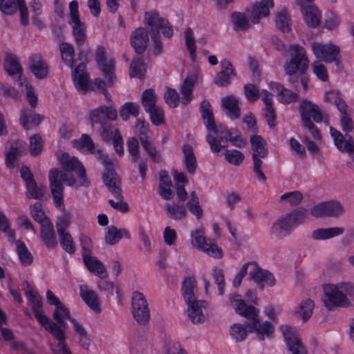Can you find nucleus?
I'll return each instance as SVG.
<instances>
[{
	"label": "nucleus",
	"mask_w": 354,
	"mask_h": 354,
	"mask_svg": "<svg viewBox=\"0 0 354 354\" xmlns=\"http://www.w3.org/2000/svg\"><path fill=\"white\" fill-rule=\"evenodd\" d=\"M239 295H231L230 300L235 312L248 319L245 325L235 324L230 328V336L236 342L243 341L248 332L256 333L258 339L263 341L265 337H271L274 332V326L269 322H260L259 310L254 306H248L245 301L240 299Z\"/></svg>",
	"instance_id": "1"
},
{
	"label": "nucleus",
	"mask_w": 354,
	"mask_h": 354,
	"mask_svg": "<svg viewBox=\"0 0 354 354\" xmlns=\"http://www.w3.org/2000/svg\"><path fill=\"white\" fill-rule=\"evenodd\" d=\"M325 306L331 309L334 306L348 307L351 306L348 297L354 295V286L350 282L326 284L323 286Z\"/></svg>",
	"instance_id": "2"
},
{
	"label": "nucleus",
	"mask_w": 354,
	"mask_h": 354,
	"mask_svg": "<svg viewBox=\"0 0 354 354\" xmlns=\"http://www.w3.org/2000/svg\"><path fill=\"white\" fill-rule=\"evenodd\" d=\"M308 212L306 209L300 208L280 216L272 225V234L280 239L287 236L294 227L304 221Z\"/></svg>",
	"instance_id": "3"
},
{
	"label": "nucleus",
	"mask_w": 354,
	"mask_h": 354,
	"mask_svg": "<svg viewBox=\"0 0 354 354\" xmlns=\"http://www.w3.org/2000/svg\"><path fill=\"white\" fill-rule=\"evenodd\" d=\"M200 109L206 128L208 131H213L218 137L216 138L211 134H208L207 136V142L209 145L210 149L214 153H218L222 148L227 147L229 140L226 137H218L209 102L207 100H203L201 103Z\"/></svg>",
	"instance_id": "4"
},
{
	"label": "nucleus",
	"mask_w": 354,
	"mask_h": 354,
	"mask_svg": "<svg viewBox=\"0 0 354 354\" xmlns=\"http://www.w3.org/2000/svg\"><path fill=\"white\" fill-rule=\"evenodd\" d=\"M102 179L109 191L118 199V201L109 199L108 202L110 205L121 212H128L129 205L123 201L121 183L118 175L113 170L106 169L102 175Z\"/></svg>",
	"instance_id": "5"
},
{
	"label": "nucleus",
	"mask_w": 354,
	"mask_h": 354,
	"mask_svg": "<svg viewBox=\"0 0 354 354\" xmlns=\"http://www.w3.org/2000/svg\"><path fill=\"white\" fill-rule=\"evenodd\" d=\"M250 141L251 144L253 171L259 180L266 181L267 178L261 170V166L263 164L262 159L266 158L268 156L267 142L259 135L252 136Z\"/></svg>",
	"instance_id": "6"
},
{
	"label": "nucleus",
	"mask_w": 354,
	"mask_h": 354,
	"mask_svg": "<svg viewBox=\"0 0 354 354\" xmlns=\"http://www.w3.org/2000/svg\"><path fill=\"white\" fill-rule=\"evenodd\" d=\"M290 59L284 65L286 75H292L299 72L302 75L306 73L309 67V60L306 50L299 44H292L290 46Z\"/></svg>",
	"instance_id": "7"
},
{
	"label": "nucleus",
	"mask_w": 354,
	"mask_h": 354,
	"mask_svg": "<svg viewBox=\"0 0 354 354\" xmlns=\"http://www.w3.org/2000/svg\"><path fill=\"white\" fill-rule=\"evenodd\" d=\"M310 48L314 55L320 61L326 63L335 62L337 65L339 64L338 56L340 52L339 46L332 43L323 44L313 41L310 44Z\"/></svg>",
	"instance_id": "8"
},
{
	"label": "nucleus",
	"mask_w": 354,
	"mask_h": 354,
	"mask_svg": "<svg viewBox=\"0 0 354 354\" xmlns=\"http://www.w3.org/2000/svg\"><path fill=\"white\" fill-rule=\"evenodd\" d=\"M132 314L136 321L142 325L146 324L150 318V310L144 295L135 291L131 297Z\"/></svg>",
	"instance_id": "9"
},
{
	"label": "nucleus",
	"mask_w": 354,
	"mask_h": 354,
	"mask_svg": "<svg viewBox=\"0 0 354 354\" xmlns=\"http://www.w3.org/2000/svg\"><path fill=\"white\" fill-rule=\"evenodd\" d=\"M95 60L109 86H111L116 80L115 62L112 59L107 58L106 51L104 46H97L95 52Z\"/></svg>",
	"instance_id": "10"
},
{
	"label": "nucleus",
	"mask_w": 354,
	"mask_h": 354,
	"mask_svg": "<svg viewBox=\"0 0 354 354\" xmlns=\"http://www.w3.org/2000/svg\"><path fill=\"white\" fill-rule=\"evenodd\" d=\"M117 118L118 111L111 105L100 106L91 111L89 114V118L93 130L110 123V121L115 120Z\"/></svg>",
	"instance_id": "11"
},
{
	"label": "nucleus",
	"mask_w": 354,
	"mask_h": 354,
	"mask_svg": "<svg viewBox=\"0 0 354 354\" xmlns=\"http://www.w3.org/2000/svg\"><path fill=\"white\" fill-rule=\"evenodd\" d=\"M191 236V243L194 248L215 258L221 259L223 257V252L221 248L216 244L207 241L203 230H194L192 232Z\"/></svg>",
	"instance_id": "12"
},
{
	"label": "nucleus",
	"mask_w": 354,
	"mask_h": 354,
	"mask_svg": "<svg viewBox=\"0 0 354 354\" xmlns=\"http://www.w3.org/2000/svg\"><path fill=\"white\" fill-rule=\"evenodd\" d=\"M344 211L342 205L337 201H328L314 205L310 209L312 216L320 217H338Z\"/></svg>",
	"instance_id": "13"
},
{
	"label": "nucleus",
	"mask_w": 354,
	"mask_h": 354,
	"mask_svg": "<svg viewBox=\"0 0 354 354\" xmlns=\"http://www.w3.org/2000/svg\"><path fill=\"white\" fill-rule=\"evenodd\" d=\"M250 267L249 271L250 280L254 281L260 289H264V283L269 286H274L275 278L274 275L267 270L262 269L255 261L248 262Z\"/></svg>",
	"instance_id": "14"
},
{
	"label": "nucleus",
	"mask_w": 354,
	"mask_h": 354,
	"mask_svg": "<svg viewBox=\"0 0 354 354\" xmlns=\"http://www.w3.org/2000/svg\"><path fill=\"white\" fill-rule=\"evenodd\" d=\"M144 21L145 24L151 28V31L156 30V35L158 36V29L162 30V33L168 38L173 35V29L167 19L160 17L156 12H145Z\"/></svg>",
	"instance_id": "15"
},
{
	"label": "nucleus",
	"mask_w": 354,
	"mask_h": 354,
	"mask_svg": "<svg viewBox=\"0 0 354 354\" xmlns=\"http://www.w3.org/2000/svg\"><path fill=\"white\" fill-rule=\"evenodd\" d=\"M28 67L37 79L44 80L48 75L49 66L39 53H33L30 55Z\"/></svg>",
	"instance_id": "16"
},
{
	"label": "nucleus",
	"mask_w": 354,
	"mask_h": 354,
	"mask_svg": "<svg viewBox=\"0 0 354 354\" xmlns=\"http://www.w3.org/2000/svg\"><path fill=\"white\" fill-rule=\"evenodd\" d=\"M148 43L149 35L145 28L139 27L132 32L130 44L137 55H142L146 50Z\"/></svg>",
	"instance_id": "17"
},
{
	"label": "nucleus",
	"mask_w": 354,
	"mask_h": 354,
	"mask_svg": "<svg viewBox=\"0 0 354 354\" xmlns=\"http://www.w3.org/2000/svg\"><path fill=\"white\" fill-rule=\"evenodd\" d=\"M221 70L214 80V82L218 86H225L230 83L232 77L236 76L235 70L232 63L227 59L221 62Z\"/></svg>",
	"instance_id": "18"
},
{
	"label": "nucleus",
	"mask_w": 354,
	"mask_h": 354,
	"mask_svg": "<svg viewBox=\"0 0 354 354\" xmlns=\"http://www.w3.org/2000/svg\"><path fill=\"white\" fill-rule=\"evenodd\" d=\"M49 186L55 207L61 212H65L64 204V185L54 178V176H48Z\"/></svg>",
	"instance_id": "19"
},
{
	"label": "nucleus",
	"mask_w": 354,
	"mask_h": 354,
	"mask_svg": "<svg viewBox=\"0 0 354 354\" xmlns=\"http://www.w3.org/2000/svg\"><path fill=\"white\" fill-rule=\"evenodd\" d=\"M73 82L77 88L84 93L87 91L88 77L86 71V64L81 62L72 72Z\"/></svg>",
	"instance_id": "20"
},
{
	"label": "nucleus",
	"mask_w": 354,
	"mask_h": 354,
	"mask_svg": "<svg viewBox=\"0 0 354 354\" xmlns=\"http://www.w3.org/2000/svg\"><path fill=\"white\" fill-rule=\"evenodd\" d=\"M330 134L333 139L335 147L342 152L351 149L354 140L351 136L346 133L343 135L339 131L333 127H330Z\"/></svg>",
	"instance_id": "21"
},
{
	"label": "nucleus",
	"mask_w": 354,
	"mask_h": 354,
	"mask_svg": "<svg viewBox=\"0 0 354 354\" xmlns=\"http://www.w3.org/2000/svg\"><path fill=\"white\" fill-rule=\"evenodd\" d=\"M263 2H257L254 3L252 12L251 21L254 24H258L262 17H266L270 14V8L274 6L273 0H262Z\"/></svg>",
	"instance_id": "22"
},
{
	"label": "nucleus",
	"mask_w": 354,
	"mask_h": 354,
	"mask_svg": "<svg viewBox=\"0 0 354 354\" xmlns=\"http://www.w3.org/2000/svg\"><path fill=\"white\" fill-rule=\"evenodd\" d=\"M57 156L62 169L66 171L77 172L81 167H84L76 157L71 156L66 152L58 151Z\"/></svg>",
	"instance_id": "23"
},
{
	"label": "nucleus",
	"mask_w": 354,
	"mask_h": 354,
	"mask_svg": "<svg viewBox=\"0 0 354 354\" xmlns=\"http://www.w3.org/2000/svg\"><path fill=\"white\" fill-rule=\"evenodd\" d=\"M3 68L10 76L17 81L20 80L23 69L15 55L9 53L6 55Z\"/></svg>",
	"instance_id": "24"
},
{
	"label": "nucleus",
	"mask_w": 354,
	"mask_h": 354,
	"mask_svg": "<svg viewBox=\"0 0 354 354\" xmlns=\"http://www.w3.org/2000/svg\"><path fill=\"white\" fill-rule=\"evenodd\" d=\"M80 295L85 304L89 306L93 311L99 313L100 311L99 298L97 294L92 290H89L87 285H80Z\"/></svg>",
	"instance_id": "25"
},
{
	"label": "nucleus",
	"mask_w": 354,
	"mask_h": 354,
	"mask_svg": "<svg viewBox=\"0 0 354 354\" xmlns=\"http://www.w3.org/2000/svg\"><path fill=\"white\" fill-rule=\"evenodd\" d=\"M40 234L45 245L54 248L57 245V236L54 230V226L50 221H46L41 226Z\"/></svg>",
	"instance_id": "26"
},
{
	"label": "nucleus",
	"mask_w": 354,
	"mask_h": 354,
	"mask_svg": "<svg viewBox=\"0 0 354 354\" xmlns=\"http://www.w3.org/2000/svg\"><path fill=\"white\" fill-rule=\"evenodd\" d=\"M197 289V283L194 277H186L182 283V295L187 306L197 301L195 292Z\"/></svg>",
	"instance_id": "27"
},
{
	"label": "nucleus",
	"mask_w": 354,
	"mask_h": 354,
	"mask_svg": "<svg viewBox=\"0 0 354 354\" xmlns=\"http://www.w3.org/2000/svg\"><path fill=\"white\" fill-rule=\"evenodd\" d=\"M83 260L87 269L102 279L106 278L107 272L103 263L95 256L83 255Z\"/></svg>",
	"instance_id": "28"
},
{
	"label": "nucleus",
	"mask_w": 354,
	"mask_h": 354,
	"mask_svg": "<svg viewBox=\"0 0 354 354\" xmlns=\"http://www.w3.org/2000/svg\"><path fill=\"white\" fill-rule=\"evenodd\" d=\"M239 102V100L234 95H229L221 100V104L225 111L226 115L232 120L241 117V109Z\"/></svg>",
	"instance_id": "29"
},
{
	"label": "nucleus",
	"mask_w": 354,
	"mask_h": 354,
	"mask_svg": "<svg viewBox=\"0 0 354 354\" xmlns=\"http://www.w3.org/2000/svg\"><path fill=\"white\" fill-rule=\"evenodd\" d=\"M301 10L304 16V20L309 27L316 28L319 25L321 13L316 6L301 5Z\"/></svg>",
	"instance_id": "30"
},
{
	"label": "nucleus",
	"mask_w": 354,
	"mask_h": 354,
	"mask_svg": "<svg viewBox=\"0 0 354 354\" xmlns=\"http://www.w3.org/2000/svg\"><path fill=\"white\" fill-rule=\"evenodd\" d=\"M165 207L168 216L174 221L182 220L187 214L185 206L178 202L173 203H166Z\"/></svg>",
	"instance_id": "31"
},
{
	"label": "nucleus",
	"mask_w": 354,
	"mask_h": 354,
	"mask_svg": "<svg viewBox=\"0 0 354 354\" xmlns=\"http://www.w3.org/2000/svg\"><path fill=\"white\" fill-rule=\"evenodd\" d=\"M261 93L263 95L262 100L265 104V109L266 110V117L267 118L268 124L270 128H273L275 126L274 120L276 118V113L272 106V95L267 90H263Z\"/></svg>",
	"instance_id": "32"
},
{
	"label": "nucleus",
	"mask_w": 354,
	"mask_h": 354,
	"mask_svg": "<svg viewBox=\"0 0 354 354\" xmlns=\"http://www.w3.org/2000/svg\"><path fill=\"white\" fill-rule=\"evenodd\" d=\"M344 232V227L319 228L313 232L312 238L315 240L328 239L341 235Z\"/></svg>",
	"instance_id": "33"
},
{
	"label": "nucleus",
	"mask_w": 354,
	"mask_h": 354,
	"mask_svg": "<svg viewBox=\"0 0 354 354\" xmlns=\"http://www.w3.org/2000/svg\"><path fill=\"white\" fill-rule=\"evenodd\" d=\"M94 130L99 133L102 140L106 143H111L118 135H120L118 128L111 122Z\"/></svg>",
	"instance_id": "34"
},
{
	"label": "nucleus",
	"mask_w": 354,
	"mask_h": 354,
	"mask_svg": "<svg viewBox=\"0 0 354 354\" xmlns=\"http://www.w3.org/2000/svg\"><path fill=\"white\" fill-rule=\"evenodd\" d=\"M315 308L314 301L310 299H303L296 308L295 313L304 322L307 321L312 315Z\"/></svg>",
	"instance_id": "35"
},
{
	"label": "nucleus",
	"mask_w": 354,
	"mask_h": 354,
	"mask_svg": "<svg viewBox=\"0 0 354 354\" xmlns=\"http://www.w3.org/2000/svg\"><path fill=\"white\" fill-rule=\"evenodd\" d=\"M138 55L135 56L129 66V75L131 77L143 79L147 68L142 58Z\"/></svg>",
	"instance_id": "36"
},
{
	"label": "nucleus",
	"mask_w": 354,
	"mask_h": 354,
	"mask_svg": "<svg viewBox=\"0 0 354 354\" xmlns=\"http://www.w3.org/2000/svg\"><path fill=\"white\" fill-rule=\"evenodd\" d=\"M274 24L276 28L283 32H289L291 30L290 16L286 10L276 13Z\"/></svg>",
	"instance_id": "37"
},
{
	"label": "nucleus",
	"mask_w": 354,
	"mask_h": 354,
	"mask_svg": "<svg viewBox=\"0 0 354 354\" xmlns=\"http://www.w3.org/2000/svg\"><path fill=\"white\" fill-rule=\"evenodd\" d=\"M157 96L153 88L145 90L141 96V104L146 112H149L152 109L155 108L157 102Z\"/></svg>",
	"instance_id": "38"
},
{
	"label": "nucleus",
	"mask_w": 354,
	"mask_h": 354,
	"mask_svg": "<svg viewBox=\"0 0 354 354\" xmlns=\"http://www.w3.org/2000/svg\"><path fill=\"white\" fill-rule=\"evenodd\" d=\"M183 151L185 157V164L187 171L193 174L195 173L197 162L194 153L193 148L189 145H185L183 147Z\"/></svg>",
	"instance_id": "39"
},
{
	"label": "nucleus",
	"mask_w": 354,
	"mask_h": 354,
	"mask_svg": "<svg viewBox=\"0 0 354 354\" xmlns=\"http://www.w3.org/2000/svg\"><path fill=\"white\" fill-rule=\"evenodd\" d=\"M53 316L57 323L61 326H63L64 328H68L67 323L64 321V319H68L69 321L70 319H73V317L70 316L69 310L62 303H60L56 306Z\"/></svg>",
	"instance_id": "40"
},
{
	"label": "nucleus",
	"mask_w": 354,
	"mask_h": 354,
	"mask_svg": "<svg viewBox=\"0 0 354 354\" xmlns=\"http://www.w3.org/2000/svg\"><path fill=\"white\" fill-rule=\"evenodd\" d=\"M43 119L44 116L42 115L35 114L30 115L26 110H22L20 113L19 122L25 129L28 130L30 129V123L34 126H37Z\"/></svg>",
	"instance_id": "41"
},
{
	"label": "nucleus",
	"mask_w": 354,
	"mask_h": 354,
	"mask_svg": "<svg viewBox=\"0 0 354 354\" xmlns=\"http://www.w3.org/2000/svg\"><path fill=\"white\" fill-rule=\"evenodd\" d=\"M187 306L188 316L193 324H201L205 320V315L198 306V302L194 301Z\"/></svg>",
	"instance_id": "42"
},
{
	"label": "nucleus",
	"mask_w": 354,
	"mask_h": 354,
	"mask_svg": "<svg viewBox=\"0 0 354 354\" xmlns=\"http://www.w3.org/2000/svg\"><path fill=\"white\" fill-rule=\"evenodd\" d=\"M140 113V106L138 104L127 102L124 103L120 109V116L124 121H127L131 115L133 117H137Z\"/></svg>",
	"instance_id": "43"
},
{
	"label": "nucleus",
	"mask_w": 354,
	"mask_h": 354,
	"mask_svg": "<svg viewBox=\"0 0 354 354\" xmlns=\"http://www.w3.org/2000/svg\"><path fill=\"white\" fill-rule=\"evenodd\" d=\"M62 58L65 64L70 68H73L74 64L75 50L72 44L63 42L59 46Z\"/></svg>",
	"instance_id": "44"
},
{
	"label": "nucleus",
	"mask_w": 354,
	"mask_h": 354,
	"mask_svg": "<svg viewBox=\"0 0 354 354\" xmlns=\"http://www.w3.org/2000/svg\"><path fill=\"white\" fill-rule=\"evenodd\" d=\"M142 147L147 153L149 158L155 162H160L162 160V157L160 152L157 150L153 144V138L145 140L140 142Z\"/></svg>",
	"instance_id": "45"
},
{
	"label": "nucleus",
	"mask_w": 354,
	"mask_h": 354,
	"mask_svg": "<svg viewBox=\"0 0 354 354\" xmlns=\"http://www.w3.org/2000/svg\"><path fill=\"white\" fill-rule=\"evenodd\" d=\"M136 129L138 133L140 142L149 139L153 137V133L149 129V124L141 118L136 120Z\"/></svg>",
	"instance_id": "46"
},
{
	"label": "nucleus",
	"mask_w": 354,
	"mask_h": 354,
	"mask_svg": "<svg viewBox=\"0 0 354 354\" xmlns=\"http://www.w3.org/2000/svg\"><path fill=\"white\" fill-rule=\"evenodd\" d=\"M44 327L58 342L66 341V337L64 333L66 328L59 325L57 322H54L50 320L49 323L46 324Z\"/></svg>",
	"instance_id": "47"
},
{
	"label": "nucleus",
	"mask_w": 354,
	"mask_h": 354,
	"mask_svg": "<svg viewBox=\"0 0 354 354\" xmlns=\"http://www.w3.org/2000/svg\"><path fill=\"white\" fill-rule=\"evenodd\" d=\"M57 234L63 250L71 254H74L75 246L71 234L67 231L57 232Z\"/></svg>",
	"instance_id": "48"
},
{
	"label": "nucleus",
	"mask_w": 354,
	"mask_h": 354,
	"mask_svg": "<svg viewBox=\"0 0 354 354\" xmlns=\"http://www.w3.org/2000/svg\"><path fill=\"white\" fill-rule=\"evenodd\" d=\"M194 85V81L187 77L180 87V93L182 94V103L187 104L189 103L193 97L192 91Z\"/></svg>",
	"instance_id": "49"
},
{
	"label": "nucleus",
	"mask_w": 354,
	"mask_h": 354,
	"mask_svg": "<svg viewBox=\"0 0 354 354\" xmlns=\"http://www.w3.org/2000/svg\"><path fill=\"white\" fill-rule=\"evenodd\" d=\"M26 186V196L28 198L40 199L44 196L46 191V187L43 185L37 186L35 180L29 182Z\"/></svg>",
	"instance_id": "50"
},
{
	"label": "nucleus",
	"mask_w": 354,
	"mask_h": 354,
	"mask_svg": "<svg viewBox=\"0 0 354 354\" xmlns=\"http://www.w3.org/2000/svg\"><path fill=\"white\" fill-rule=\"evenodd\" d=\"M317 105L315 104L310 101L303 100L299 105V112L302 123L311 120L310 116L315 109H317Z\"/></svg>",
	"instance_id": "51"
},
{
	"label": "nucleus",
	"mask_w": 354,
	"mask_h": 354,
	"mask_svg": "<svg viewBox=\"0 0 354 354\" xmlns=\"http://www.w3.org/2000/svg\"><path fill=\"white\" fill-rule=\"evenodd\" d=\"M16 243L17 247V252L21 263L24 266L30 265L32 262V256L24 243L21 241H17Z\"/></svg>",
	"instance_id": "52"
},
{
	"label": "nucleus",
	"mask_w": 354,
	"mask_h": 354,
	"mask_svg": "<svg viewBox=\"0 0 354 354\" xmlns=\"http://www.w3.org/2000/svg\"><path fill=\"white\" fill-rule=\"evenodd\" d=\"M288 75L289 76L288 82L296 91H298L299 82L301 84L304 90H307L309 80L306 75V73L301 75L299 74V72H296L295 73Z\"/></svg>",
	"instance_id": "53"
},
{
	"label": "nucleus",
	"mask_w": 354,
	"mask_h": 354,
	"mask_svg": "<svg viewBox=\"0 0 354 354\" xmlns=\"http://www.w3.org/2000/svg\"><path fill=\"white\" fill-rule=\"evenodd\" d=\"M48 176L50 177L54 176V178H56V180H58L62 183L64 182L66 183L68 186H73L76 183L73 176L66 174L57 168L50 169Z\"/></svg>",
	"instance_id": "54"
},
{
	"label": "nucleus",
	"mask_w": 354,
	"mask_h": 354,
	"mask_svg": "<svg viewBox=\"0 0 354 354\" xmlns=\"http://www.w3.org/2000/svg\"><path fill=\"white\" fill-rule=\"evenodd\" d=\"M69 23L72 25L73 34L75 41L77 46H80L84 43L86 37L84 24L80 20L78 22L69 21Z\"/></svg>",
	"instance_id": "55"
},
{
	"label": "nucleus",
	"mask_w": 354,
	"mask_h": 354,
	"mask_svg": "<svg viewBox=\"0 0 354 354\" xmlns=\"http://www.w3.org/2000/svg\"><path fill=\"white\" fill-rule=\"evenodd\" d=\"M73 142L77 145V147L81 148L83 151L91 153H95V144L91 136L88 134H82L80 140H75Z\"/></svg>",
	"instance_id": "56"
},
{
	"label": "nucleus",
	"mask_w": 354,
	"mask_h": 354,
	"mask_svg": "<svg viewBox=\"0 0 354 354\" xmlns=\"http://www.w3.org/2000/svg\"><path fill=\"white\" fill-rule=\"evenodd\" d=\"M233 23L236 30L245 31L250 28L248 18L241 12L232 14Z\"/></svg>",
	"instance_id": "57"
},
{
	"label": "nucleus",
	"mask_w": 354,
	"mask_h": 354,
	"mask_svg": "<svg viewBox=\"0 0 354 354\" xmlns=\"http://www.w3.org/2000/svg\"><path fill=\"white\" fill-rule=\"evenodd\" d=\"M224 155L225 160L234 166L240 165L245 158L243 153L236 149L226 150Z\"/></svg>",
	"instance_id": "58"
},
{
	"label": "nucleus",
	"mask_w": 354,
	"mask_h": 354,
	"mask_svg": "<svg viewBox=\"0 0 354 354\" xmlns=\"http://www.w3.org/2000/svg\"><path fill=\"white\" fill-rule=\"evenodd\" d=\"M127 150L131 156L133 162H137L140 159V149L138 139L136 137H131L127 141Z\"/></svg>",
	"instance_id": "59"
},
{
	"label": "nucleus",
	"mask_w": 354,
	"mask_h": 354,
	"mask_svg": "<svg viewBox=\"0 0 354 354\" xmlns=\"http://www.w3.org/2000/svg\"><path fill=\"white\" fill-rule=\"evenodd\" d=\"M31 215L35 221L43 225L46 221H50L45 214L44 212L41 209V204L39 202L35 203L31 206Z\"/></svg>",
	"instance_id": "60"
},
{
	"label": "nucleus",
	"mask_w": 354,
	"mask_h": 354,
	"mask_svg": "<svg viewBox=\"0 0 354 354\" xmlns=\"http://www.w3.org/2000/svg\"><path fill=\"white\" fill-rule=\"evenodd\" d=\"M43 149V141L39 134H34L30 138L29 151L32 156H36Z\"/></svg>",
	"instance_id": "61"
},
{
	"label": "nucleus",
	"mask_w": 354,
	"mask_h": 354,
	"mask_svg": "<svg viewBox=\"0 0 354 354\" xmlns=\"http://www.w3.org/2000/svg\"><path fill=\"white\" fill-rule=\"evenodd\" d=\"M303 199V194L299 191H294L283 194L280 196V201H288L291 206H297Z\"/></svg>",
	"instance_id": "62"
},
{
	"label": "nucleus",
	"mask_w": 354,
	"mask_h": 354,
	"mask_svg": "<svg viewBox=\"0 0 354 354\" xmlns=\"http://www.w3.org/2000/svg\"><path fill=\"white\" fill-rule=\"evenodd\" d=\"M32 310L34 315L41 326H44L46 324L49 323L50 319L44 315L41 301H37L36 304H33Z\"/></svg>",
	"instance_id": "63"
},
{
	"label": "nucleus",
	"mask_w": 354,
	"mask_h": 354,
	"mask_svg": "<svg viewBox=\"0 0 354 354\" xmlns=\"http://www.w3.org/2000/svg\"><path fill=\"white\" fill-rule=\"evenodd\" d=\"M106 230L105 239L106 242L110 245L115 244L122 237V232H118L115 226H109Z\"/></svg>",
	"instance_id": "64"
}]
</instances>
